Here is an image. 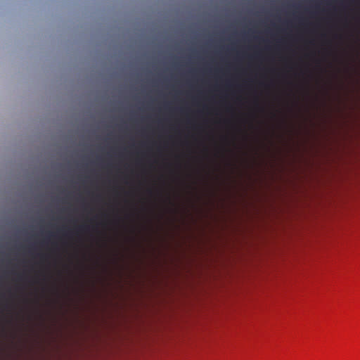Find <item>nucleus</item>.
Returning <instances> with one entry per match:
<instances>
[{"mask_svg":"<svg viewBox=\"0 0 360 360\" xmlns=\"http://www.w3.org/2000/svg\"><path fill=\"white\" fill-rule=\"evenodd\" d=\"M89 230V226L86 225H82L76 229V232H86Z\"/></svg>","mask_w":360,"mask_h":360,"instance_id":"nucleus-1","label":"nucleus"},{"mask_svg":"<svg viewBox=\"0 0 360 360\" xmlns=\"http://www.w3.org/2000/svg\"><path fill=\"white\" fill-rule=\"evenodd\" d=\"M72 233V231H69L68 232L63 231V236H65V237H68V236H69L70 233Z\"/></svg>","mask_w":360,"mask_h":360,"instance_id":"nucleus-2","label":"nucleus"},{"mask_svg":"<svg viewBox=\"0 0 360 360\" xmlns=\"http://www.w3.org/2000/svg\"><path fill=\"white\" fill-rule=\"evenodd\" d=\"M40 257H41V259L42 260H44V259H45V255H40Z\"/></svg>","mask_w":360,"mask_h":360,"instance_id":"nucleus-3","label":"nucleus"}]
</instances>
